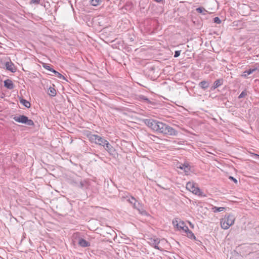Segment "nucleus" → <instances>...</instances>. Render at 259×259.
<instances>
[{
    "label": "nucleus",
    "instance_id": "4",
    "mask_svg": "<svg viewBox=\"0 0 259 259\" xmlns=\"http://www.w3.org/2000/svg\"><path fill=\"white\" fill-rule=\"evenodd\" d=\"M16 122L25 124L29 126H34V123L32 120L28 119V117L24 115L14 116L12 117Z\"/></svg>",
    "mask_w": 259,
    "mask_h": 259
},
{
    "label": "nucleus",
    "instance_id": "11",
    "mask_svg": "<svg viewBox=\"0 0 259 259\" xmlns=\"http://www.w3.org/2000/svg\"><path fill=\"white\" fill-rule=\"evenodd\" d=\"M110 155H113L115 153V149L107 141L103 146Z\"/></svg>",
    "mask_w": 259,
    "mask_h": 259
},
{
    "label": "nucleus",
    "instance_id": "31",
    "mask_svg": "<svg viewBox=\"0 0 259 259\" xmlns=\"http://www.w3.org/2000/svg\"><path fill=\"white\" fill-rule=\"evenodd\" d=\"M39 2H40V0H31L30 3L31 4L38 5L39 4Z\"/></svg>",
    "mask_w": 259,
    "mask_h": 259
},
{
    "label": "nucleus",
    "instance_id": "13",
    "mask_svg": "<svg viewBox=\"0 0 259 259\" xmlns=\"http://www.w3.org/2000/svg\"><path fill=\"white\" fill-rule=\"evenodd\" d=\"M4 87L9 90H12L14 88L15 85L11 79H7L4 82Z\"/></svg>",
    "mask_w": 259,
    "mask_h": 259
},
{
    "label": "nucleus",
    "instance_id": "17",
    "mask_svg": "<svg viewBox=\"0 0 259 259\" xmlns=\"http://www.w3.org/2000/svg\"><path fill=\"white\" fill-rule=\"evenodd\" d=\"M195 195L199 197H206V195L199 187H195Z\"/></svg>",
    "mask_w": 259,
    "mask_h": 259
},
{
    "label": "nucleus",
    "instance_id": "29",
    "mask_svg": "<svg viewBox=\"0 0 259 259\" xmlns=\"http://www.w3.org/2000/svg\"><path fill=\"white\" fill-rule=\"evenodd\" d=\"M43 67L45 69H47V70H49V71H51L53 73V70H54V69L53 68L51 67L49 65L47 64H44V65H43Z\"/></svg>",
    "mask_w": 259,
    "mask_h": 259
},
{
    "label": "nucleus",
    "instance_id": "6",
    "mask_svg": "<svg viewBox=\"0 0 259 259\" xmlns=\"http://www.w3.org/2000/svg\"><path fill=\"white\" fill-rule=\"evenodd\" d=\"M89 137L92 143H95L102 146H104L107 141L105 138L97 135H91Z\"/></svg>",
    "mask_w": 259,
    "mask_h": 259
},
{
    "label": "nucleus",
    "instance_id": "33",
    "mask_svg": "<svg viewBox=\"0 0 259 259\" xmlns=\"http://www.w3.org/2000/svg\"><path fill=\"white\" fill-rule=\"evenodd\" d=\"M180 53H181L180 51H175L174 57L175 58H177V57H179L180 56Z\"/></svg>",
    "mask_w": 259,
    "mask_h": 259
},
{
    "label": "nucleus",
    "instance_id": "5",
    "mask_svg": "<svg viewBox=\"0 0 259 259\" xmlns=\"http://www.w3.org/2000/svg\"><path fill=\"white\" fill-rule=\"evenodd\" d=\"M71 184L73 186L82 190L86 189L89 187L88 182L86 180H82L79 178L73 179L71 181Z\"/></svg>",
    "mask_w": 259,
    "mask_h": 259
},
{
    "label": "nucleus",
    "instance_id": "12",
    "mask_svg": "<svg viewBox=\"0 0 259 259\" xmlns=\"http://www.w3.org/2000/svg\"><path fill=\"white\" fill-rule=\"evenodd\" d=\"M5 66L6 69L11 71V72L14 73L17 70V69L15 66L14 64L11 61L6 62L5 63Z\"/></svg>",
    "mask_w": 259,
    "mask_h": 259
},
{
    "label": "nucleus",
    "instance_id": "19",
    "mask_svg": "<svg viewBox=\"0 0 259 259\" xmlns=\"http://www.w3.org/2000/svg\"><path fill=\"white\" fill-rule=\"evenodd\" d=\"M209 82L208 81L203 80L201 81L198 85L202 89L206 90L209 87Z\"/></svg>",
    "mask_w": 259,
    "mask_h": 259
},
{
    "label": "nucleus",
    "instance_id": "15",
    "mask_svg": "<svg viewBox=\"0 0 259 259\" xmlns=\"http://www.w3.org/2000/svg\"><path fill=\"white\" fill-rule=\"evenodd\" d=\"M79 246L82 247H88L90 246V242L82 238H80L78 242Z\"/></svg>",
    "mask_w": 259,
    "mask_h": 259
},
{
    "label": "nucleus",
    "instance_id": "37",
    "mask_svg": "<svg viewBox=\"0 0 259 259\" xmlns=\"http://www.w3.org/2000/svg\"><path fill=\"white\" fill-rule=\"evenodd\" d=\"M255 156H256V157H258L259 158V155H258V154H255Z\"/></svg>",
    "mask_w": 259,
    "mask_h": 259
},
{
    "label": "nucleus",
    "instance_id": "27",
    "mask_svg": "<svg viewBox=\"0 0 259 259\" xmlns=\"http://www.w3.org/2000/svg\"><path fill=\"white\" fill-rule=\"evenodd\" d=\"M187 234V236L188 237L191 238V239H194V234L193 233L190 231L189 229L187 231V232H185Z\"/></svg>",
    "mask_w": 259,
    "mask_h": 259
},
{
    "label": "nucleus",
    "instance_id": "34",
    "mask_svg": "<svg viewBox=\"0 0 259 259\" xmlns=\"http://www.w3.org/2000/svg\"><path fill=\"white\" fill-rule=\"evenodd\" d=\"M229 179L232 181H233L235 183H237V180L234 178V177H232V176H230Z\"/></svg>",
    "mask_w": 259,
    "mask_h": 259
},
{
    "label": "nucleus",
    "instance_id": "14",
    "mask_svg": "<svg viewBox=\"0 0 259 259\" xmlns=\"http://www.w3.org/2000/svg\"><path fill=\"white\" fill-rule=\"evenodd\" d=\"M258 70H259V64H256L252 66V68L245 71L244 73H247V75H249Z\"/></svg>",
    "mask_w": 259,
    "mask_h": 259
},
{
    "label": "nucleus",
    "instance_id": "18",
    "mask_svg": "<svg viewBox=\"0 0 259 259\" xmlns=\"http://www.w3.org/2000/svg\"><path fill=\"white\" fill-rule=\"evenodd\" d=\"M186 189L194 194V183L188 182L186 185Z\"/></svg>",
    "mask_w": 259,
    "mask_h": 259
},
{
    "label": "nucleus",
    "instance_id": "3",
    "mask_svg": "<svg viewBox=\"0 0 259 259\" xmlns=\"http://www.w3.org/2000/svg\"><path fill=\"white\" fill-rule=\"evenodd\" d=\"M235 218L233 214H228L226 215L221 221V225L222 229H228L230 226L234 223Z\"/></svg>",
    "mask_w": 259,
    "mask_h": 259
},
{
    "label": "nucleus",
    "instance_id": "7",
    "mask_svg": "<svg viewBox=\"0 0 259 259\" xmlns=\"http://www.w3.org/2000/svg\"><path fill=\"white\" fill-rule=\"evenodd\" d=\"M145 124L149 127L151 128L152 130L157 132L159 123L160 121H159L153 119H145L144 120Z\"/></svg>",
    "mask_w": 259,
    "mask_h": 259
},
{
    "label": "nucleus",
    "instance_id": "22",
    "mask_svg": "<svg viewBox=\"0 0 259 259\" xmlns=\"http://www.w3.org/2000/svg\"><path fill=\"white\" fill-rule=\"evenodd\" d=\"M103 0H91L90 4L93 6H98L101 4Z\"/></svg>",
    "mask_w": 259,
    "mask_h": 259
},
{
    "label": "nucleus",
    "instance_id": "20",
    "mask_svg": "<svg viewBox=\"0 0 259 259\" xmlns=\"http://www.w3.org/2000/svg\"><path fill=\"white\" fill-rule=\"evenodd\" d=\"M20 102L26 108H29L31 106V104L28 101L23 98L20 99Z\"/></svg>",
    "mask_w": 259,
    "mask_h": 259
},
{
    "label": "nucleus",
    "instance_id": "16",
    "mask_svg": "<svg viewBox=\"0 0 259 259\" xmlns=\"http://www.w3.org/2000/svg\"><path fill=\"white\" fill-rule=\"evenodd\" d=\"M178 167L181 169H183L185 172L187 173H188L190 169V167L188 163L180 164Z\"/></svg>",
    "mask_w": 259,
    "mask_h": 259
},
{
    "label": "nucleus",
    "instance_id": "35",
    "mask_svg": "<svg viewBox=\"0 0 259 259\" xmlns=\"http://www.w3.org/2000/svg\"><path fill=\"white\" fill-rule=\"evenodd\" d=\"M217 88V87L213 84V85H212L210 87V90L211 91H214Z\"/></svg>",
    "mask_w": 259,
    "mask_h": 259
},
{
    "label": "nucleus",
    "instance_id": "9",
    "mask_svg": "<svg viewBox=\"0 0 259 259\" xmlns=\"http://www.w3.org/2000/svg\"><path fill=\"white\" fill-rule=\"evenodd\" d=\"M159 242V239L155 237H151L148 239V243L151 246L155 249L162 250V248L158 246Z\"/></svg>",
    "mask_w": 259,
    "mask_h": 259
},
{
    "label": "nucleus",
    "instance_id": "1",
    "mask_svg": "<svg viewBox=\"0 0 259 259\" xmlns=\"http://www.w3.org/2000/svg\"><path fill=\"white\" fill-rule=\"evenodd\" d=\"M195 11L201 16H198L199 19L197 20V23H195V28L197 29L200 28L203 25V20L208 19L209 14H210L204 8L200 7L195 9Z\"/></svg>",
    "mask_w": 259,
    "mask_h": 259
},
{
    "label": "nucleus",
    "instance_id": "21",
    "mask_svg": "<svg viewBox=\"0 0 259 259\" xmlns=\"http://www.w3.org/2000/svg\"><path fill=\"white\" fill-rule=\"evenodd\" d=\"M48 94L52 97H55L56 95V91L54 88L50 87L48 91Z\"/></svg>",
    "mask_w": 259,
    "mask_h": 259
},
{
    "label": "nucleus",
    "instance_id": "24",
    "mask_svg": "<svg viewBox=\"0 0 259 259\" xmlns=\"http://www.w3.org/2000/svg\"><path fill=\"white\" fill-rule=\"evenodd\" d=\"M225 209V208L224 207H217L213 206L212 207V210L214 212H221L224 211Z\"/></svg>",
    "mask_w": 259,
    "mask_h": 259
},
{
    "label": "nucleus",
    "instance_id": "8",
    "mask_svg": "<svg viewBox=\"0 0 259 259\" xmlns=\"http://www.w3.org/2000/svg\"><path fill=\"white\" fill-rule=\"evenodd\" d=\"M172 224L179 230H182L184 232H187L188 228L185 225L184 222L181 221L179 219H176L172 221Z\"/></svg>",
    "mask_w": 259,
    "mask_h": 259
},
{
    "label": "nucleus",
    "instance_id": "26",
    "mask_svg": "<svg viewBox=\"0 0 259 259\" xmlns=\"http://www.w3.org/2000/svg\"><path fill=\"white\" fill-rule=\"evenodd\" d=\"M139 98L141 100H142L144 101L145 102H146V103H147L148 104H151L152 103L151 101H150L148 98H147L146 96H145L144 95H140L139 96Z\"/></svg>",
    "mask_w": 259,
    "mask_h": 259
},
{
    "label": "nucleus",
    "instance_id": "30",
    "mask_svg": "<svg viewBox=\"0 0 259 259\" xmlns=\"http://www.w3.org/2000/svg\"><path fill=\"white\" fill-rule=\"evenodd\" d=\"M213 22L214 23L219 24L221 23L222 21L218 17H216L213 18Z\"/></svg>",
    "mask_w": 259,
    "mask_h": 259
},
{
    "label": "nucleus",
    "instance_id": "28",
    "mask_svg": "<svg viewBox=\"0 0 259 259\" xmlns=\"http://www.w3.org/2000/svg\"><path fill=\"white\" fill-rule=\"evenodd\" d=\"M247 95V91L245 90L241 92V93L238 96L239 99L243 98L245 97Z\"/></svg>",
    "mask_w": 259,
    "mask_h": 259
},
{
    "label": "nucleus",
    "instance_id": "2",
    "mask_svg": "<svg viewBox=\"0 0 259 259\" xmlns=\"http://www.w3.org/2000/svg\"><path fill=\"white\" fill-rule=\"evenodd\" d=\"M158 125V129L157 132L167 136H176L178 134V132L176 130L164 123L160 122Z\"/></svg>",
    "mask_w": 259,
    "mask_h": 259
},
{
    "label": "nucleus",
    "instance_id": "25",
    "mask_svg": "<svg viewBox=\"0 0 259 259\" xmlns=\"http://www.w3.org/2000/svg\"><path fill=\"white\" fill-rule=\"evenodd\" d=\"M53 70V73L55 75L56 77L59 78V79H62L63 80H66L65 77L61 73L58 72V71H56L55 70Z\"/></svg>",
    "mask_w": 259,
    "mask_h": 259
},
{
    "label": "nucleus",
    "instance_id": "36",
    "mask_svg": "<svg viewBox=\"0 0 259 259\" xmlns=\"http://www.w3.org/2000/svg\"><path fill=\"white\" fill-rule=\"evenodd\" d=\"M247 73H244V74L242 75L243 76L245 77H246L247 76Z\"/></svg>",
    "mask_w": 259,
    "mask_h": 259
},
{
    "label": "nucleus",
    "instance_id": "10",
    "mask_svg": "<svg viewBox=\"0 0 259 259\" xmlns=\"http://www.w3.org/2000/svg\"><path fill=\"white\" fill-rule=\"evenodd\" d=\"M131 199L134 201V203L133 204V207L134 208L137 209L141 214H142V215L146 214L147 212L142 209L141 204L139 202L137 203V201H136V199L133 196H131Z\"/></svg>",
    "mask_w": 259,
    "mask_h": 259
},
{
    "label": "nucleus",
    "instance_id": "32",
    "mask_svg": "<svg viewBox=\"0 0 259 259\" xmlns=\"http://www.w3.org/2000/svg\"><path fill=\"white\" fill-rule=\"evenodd\" d=\"M131 196H130V197H128V196H126V197L128 198V199H127V201L131 204H133V203H134V201L131 199Z\"/></svg>",
    "mask_w": 259,
    "mask_h": 259
},
{
    "label": "nucleus",
    "instance_id": "23",
    "mask_svg": "<svg viewBox=\"0 0 259 259\" xmlns=\"http://www.w3.org/2000/svg\"><path fill=\"white\" fill-rule=\"evenodd\" d=\"M224 80L223 78H220L217 80H216L213 84L217 87V88H218L222 85L223 84Z\"/></svg>",
    "mask_w": 259,
    "mask_h": 259
}]
</instances>
